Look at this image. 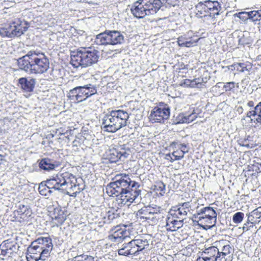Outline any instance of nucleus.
Masks as SVG:
<instances>
[{"mask_svg": "<svg viewBox=\"0 0 261 261\" xmlns=\"http://www.w3.org/2000/svg\"><path fill=\"white\" fill-rule=\"evenodd\" d=\"M17 250L18 246L15 241L11 239L5 240L0 245V258L4 259L6 256L10 257Z\"/></svg>", "mask_w": 261, "mask_h": 261, "instance_id": "obj_14", "label": "nucleus"}, {"mask_svg": "<svg viewBox=\"0 0 261 261\" xmlns=\"http://www.w3.org/2000/svg\"><path fill=\"white\" fill-rule=\"evenodd\" d=\"M168 217H172L173 219L178 220V221L182 223L185 216L182 215V213L177 206L173 207L170 210Z\"/></svg>", "mask_w": 261, "mask_h": 261, "instance_id": "obj_31", "label": "nucleus"}, {"mask_svg": "<svg viewBox=\"0 0 261 261\" xmlns=\"http://www.w3.org/2000/svg\"><path fill=\"white\" fill-rule=\"evenodd\" d=\"M244 35H243V37L239 39V43L241 44H242V45H244V44H246L248 43V42H246L245 41V38H244Z\"/></svg>", "mask_w": 261, "mask_h": 261, "instance_id": "obj_52", "label": "nucleus"}, {"mask_svg": "<svg viewBox=\"0 0 261 261\" xmlns=\"http://www.w3.org/2000/svg\"><path fill=\"white\" fill-rule=\"evenodd\" d=\"M99 52L92 47H80L71 53V64L75 68L87 67L97 62Z\"/></svg>", "mask_w": 261, "mask_h": 261, "instance_id": "obj_3", "label": "nucleus"}, {"mask_svg": "<svg viewBox=\"0 0 261 261\" xmlns=\"http://www.w3.org/2000/svg\"><path fill=\"white\" fill-rule=\"evenodd\" d=\"M112 233L108 236L110 241L114 243L122 242L126 238L129 237V232L125 227H122L117 226L112 230Z\"/></svg>", "mask_w": 261, "mask_h": 261, "instance_id": "obj_17", "label": "nucleus"}, {"mask_svg": "<svg viewBox=\"0 0 261 261\" xmlns=\"http://www.w3.org/2000/svg\"><path fill=\"white\" fill-rule=\"evenodd\" d=\"M164 159L171 163L176 161L175 157H173L172 153H170L165 154Z\"/></svg>", "mask_w": 261, "mask_h": 261, "instance_id": "obj_46", "label": "nucleus"}, {"mask_svg": "<svg viewBox=\"0 0 261 261\" xmlns=\"http://www.w3.org/2000/svg\"><path fill=\"white\" fill-rule=\"evenodd\" d=\"M28 29L25 22L15 18L5 27L0 29V35L3 37L14 38L20 37Z\"/></svg>", "mask_w": 261, "mask_h": 261, "instance_id": "obj_7", "label": "nucleus"}, {"mask_svg": "<svg viewBox=\"0 0 261 261\" xmlns=\"http://www.w3.org/2000/svg\"><path fill=\"white\" fill-rule=\"evenodd\" d=\"M170 147L172 148V154L176 161L182 159L186 153L188 152V148L185 144H182L179 141H174L171 143Z\"/></svg>", "mask_w": 261, "mask_h": 261, "instance_id": "obj_18", "label": "nucleus"}, {"mask_svg": "<svg viewBox=\"0 0 261 261\" xmlns=\"http://www.w3.org/2000/svg\"><path fill=\"white\" fill-rule=\"evenodd\" d=\"M74 261H92L91 256L82 254L76 256L73 258Z\"/></svg>", "mask_w": 261, "mask_h": 261, "instance_id": "obj_43", "label": "nucleus"}, {"mask_svg": "<svg viewBox=\"0 0 261 261\" xmlns=\"http://www.w3.org/2000/svg\"><path fill=\"white\" fill-rule=\"evenodd\" d=\"M161 212L154 208L144 207L136 213V217L138 220L142 222H147L153 225L158 222L161 219Z\"/></svg>", "mask_w": 261, "mask_h": 261, "instance_id": "obj_11", "label": "nucleus"}, {"mask_svg": "<svg viewBox=\"0 0 261 261\" xmlns=\"http://www.w3.org/2000/svg\"><path fill=\"white\" fill-rule=\"evenodd\" d=\"M20 1H22L23 2V0H18V3H19Z\"/></svg>", "mask_w": 261, "mask_h": 261, "instance_id": "obj_58", "label": "nucleus"}, {"mask_svg": "<svg viewBox=\"0 0 261 261\" xmlns=\"http://www.w3.org/2000/svg\"><path fill=\"white\" fill-rule=\"evenodd\" d=\"M133 182H137L132 180L129 175L117 174L113 178V181L107 186V193L110 196H118L121 192L132 188Z\"/></svg>", "mask_w": 261, "mask_h": 261, "instance_id": "obj_6", "label": "nucleus"}, {"mask_svg": "<svg viewBox=\"0 0 261 261\" xmlns=\"http://www.w3.org/2000/svg\"><path fill=\"white\" fill-rule=\"evenodd\" d=\"M181 45L184 47H189L194 46L193 43L189 42V41H188V39L185 41V44L182 43V44H181Z\"/></svg>", "mask_w": 261, "mask_h": 261, "instance_id": "obj_51", "label": "nucleus"}, {"mask_svg": "<svg viewBox=\"0 0 261 261\" xmlns=\"http://www.w3.org/2000/svg\"><path fill=\"white\" fill-rule=\"evenodd\" d=\"M182 117L183 123H190L195 120L197 117V114L193 110L190 113H185L180 115Z\"/></svg>", "mask_w": 261, "mask_h": 261, "instance_id": "obj_33", "label": "nucleus"}, {"mask_svg": "<svg viewBox=\"0 0 261 261\" xmlns=\"http://www.w3.org/2000/svg\"><path fill=\"white\" fill-rule=\"evenodd\" d=\"M240 19L243 21H246L248 19L251 20V15H250V12H240L236 14Z\"/></svg>", "mask_w": 261, "mask_h": 261, "instance_id": "obj_40", "label": "nucleus"}, {"mask_svg": "<svg viewBox=\"0 0 261 261\" xmlns=\"http://www.w3.org/2000/svg\"><path fill=\"white\" fill-rule=\"evenodd\" d=\"M188 41H189V42L193 43V45H194L198 41V40H197L196 41H194V40H192L191 39H188Z\"/></svg>", "mask_w": 261, "mask_h": 261, "instance_id": "obj_55", "label": "nucleus"}, {"mask_svg": "<svg viewBox=\"0 0 261 261\" xmlns=\"http://www.w3.org/2000/svg\"><path fill=\"white\" fill-rule=\"evenodd\" d=\"M25 92H32L34 88V83H19Z\"/></svg>", "mask_w": 261, "mask_h": 261, "instance_id": "obj_41", "label": "nucleus"}, {"mask_svg": "<svg viewBox=\"0 0 261 261\" xmlns=\"http://www.w3.org/2000/svg\"><path fill=\"white\" fill-rule=\"evenodd\" d=\"M81 87L84 92L85 97H86V98L94 95L97 92L96 87L90 84Z\"/></svg>", "mask_w": 261, "mask_h": 261, "instance_id": "obj_35", "label": "nucleus"}, {"mask_svg": "<svg viewBox=\"0 0 261 261\" xmlns=\"http://www.w3.org/2000/svg\"><path fill=\"white\" fill-rule=\"evenodd\" d=\"M219 249L214 244V246L205 248L202 252V255L209 258L213 261H220L219 259Z\"/></svg>", "mask_w": 261, "mask_h": 261, "instance_id": "obj_25", "label": "nucleus"}, {"mask_svg": "<svg viewBox=\"0 0 261 261\" xmlns=\"http://www.w3.org/2000/svg\"><path fill=\"white\" fill-rule=\"evenodd\" d=\"M235 83H226V84L224 85V88L225 91H231L234 88Z\"/></svg>", "mask_w": 261, "mask_h": 261, "instance_id": "obj_45", "label": "nucleus"}, {"mask_svg": "<svg viewBox=\"0 0 261 261\" xmlns=\"http://www.w3.org/2000/svg\"><path fill=\"white\" fill-rule=\"evenodd\" d=\"M188 81H189V82H194L193 81H192V80H188Z\"/></svg>", "mask_w": 261, "mask_h": 261, "instance_id": "obj_59", "label": "nucleus"}, {"mask_svg": "<svg viewBox=\"0 0 261 261\" xmlns=\"http://www.w3.org/2000/svg\"><path fill=\"white\" fill-rule=\"evenodd\" d=\"M182 225V223L174 219L172 217H167L166 220V229L168 231H174L180 228Z\"/></svg>", "mask_w": 261, "mask_h": 261, "instance_id": "obj_29", "label": "nucleus"}, {"mask_svg": "<svg viewBox=\"0 0 261 261\" xmlns=\"http://www.w3.org/2000/svg\"><path fill=\"white\" fill-rule=\"evenodd\" d=\"M217 213L213 207L206 206L201 208L195 217L199 225L205 229L214 226L216 222Z\"/></svg>", "mask_w": 261, "mask_h": 261, "instance_id": "obj_8", "label": "nucleus"}, {"mask_svg": "<svg viewBox=\"0 0 261 261\" xmlns=\"http://www.w3.org/2000/svg\"><path fill=\"white\" fill-rule=\"evenodd\" d=\"M127 155L124 145H113L107 153V159L111 163H116L122 157L126 158Z\"/></svg>", "mask_w": 261, "mask_h": 261, "instance_id": "obj_13", "label": "nucleus"}, {"mask_svg": "<svg viewBox=\"0 0 261 261\" xmlns=\"http://www.w3.org/2000/svg\"><path fill=\"white\" fill-rule=\"evenodd\" d=\"M119 255L128 256L129 255H135L136 253L131 242L125 244L123 247L118 251Z\"/></svg>", "mask_w": 261, "mask_h": 261, "instance_id": "obj_30", "label": "nucleus"}, {"mask_svg": "<svg viewBox=\"0 0 261 261\" xmlns=\"http://www.w3.org/2000/svg\"><path fill=\"white\" fill-rule=\"evenodd\" d=\"M165 191V185L162 181L155 182L150 188V192L157 197L163 196Z\"/></svg>", "mask_w": 261, "mask_h": 261, "instance_id": "obj_28", "label": "nucleus"}, {"mask_svg": "<svg viewBox=\"0 0 261 261\" xmlns=\"http://www.w3.org/2000/svg\"><path fill=\"white\" fill-rule=\"evenodd\" d=\"M214 244L219 249V259L220 261H228L231 257L232 248L225 240L216 241Z\"/></svg>", "mask_w": 261, "mask_h": 261, "instance_id": "obj_16", "label": "nucleus"}, {"mask_svg": "<svg viewBox=\"0 0 261 261\" xmlns=\"http://www.w3.org/2000/svg\"><path fill=\"white\" fill-rule=\"evenodd\" d=\"M254 102L252 100L249 101L247 103V106L249 107H254Z\"/></svg>", "mask_w": 261, "mask_h": 261, "instance_id": "obj_54", "label": "nucleus"}, {"mask_svg": "<svg viewBox=\"0 0 261 261\" xmlns=\"http://www.w3.org/2000/svg\"><path fill=\"white\" fill-rule=\"evenodd\" d=\"M31 82H35V80L34 79H32V80H31Z\"/></svg>", "mask_w": 261, "mask_h": 261, "instance_id": "obj_57", "label": "nucleus"}, {"mask_svg": "<svg viewBox=\"0 0 261 261\" xmlns=\"http://www.w3.org/2000/svg\"><path fill=\"white\" fill-rule=\"evenodd\" d=\"M18 65L21 69L31 73H42L49 68V62L42 53L30 50L27 55L17 60Z\"/></svg>", "mask_w": 261, "mask_h": 261, "instance_id": "obj_1", "label": "nucleus"}, {"mask_svg": "<svg viewBox=\"0 0 261 261\" xmlns=\"http://www.w3.org/2000/svg\"><path fill=\"white\" fill-rule=\"evenodd\" d=\"M163 4L161 0H138L132 4L130 12L135 17L142 19L156 14Z\"/></svg>", "mask_w": 261, "mask_h": 261, "instance_id": "obj_4", "label": "nucleus"}, {"mask_svg": "<svg viewBox=\"0 0 261 261\" xmlns=\"http://www.w3.org/2000/svg\"><path fill=\"white\" fill-rule=\"evenodd\" d=\"M128 118L129 115L125 111L112 110L103 119V130L110 133L116 132L126 125Z\"/></svg>", "mask_w": 261, "mask_h": 261, "instance_id": "obj_5", "label": "nucleus"}, {"mask_svg": "<svg viewBox=\"0 0 261 261\" xmlns=\"http://www.w3.org/2000/svg\"><path fill=\"white\" fill-rule=\"evenodd\" d=\"M251 15V20L253 22L261 20V9L258 10H253L250 11Z\"/></svg>", "mask_w": 261, "mask_h": 261, "instance_id": "obj_39", "label": "nucleus"}, {"mask_svg": "<svg viewBox=\"0 0 261 261\" xmlns=\"http://www.w3.org/2000/svg\"><path fill=\"white\" fill-rule=\"evenodd\" d=\"M202 83H180L179 86L184 88H198Z\"/></svg>", "mask_w": 261, "mask_h": 261, "instance_id": "obj_44", "label": "nucleus"}, {"mask_svg": "<svg viewBox=\"0 0 261 261\" xmlns=\"http://www.w3.org/2000/svg\"><path fill=\"white\" fill-rule=\"evenodd\" d=\"M16 221L20 223H28L31 221L33 213L31 208L27 205L21 204L14 212Z\"/></svg>", "mask_w": 261, "mask_h": 261, "instance_id": "obj_15", "label": "nucleus"}, {"mask_svg": "<svg viewBox=\"0 0 261 261\" xmlns=\"http://www.w3.org/2000/svg\"><path fill=\"white\" fill-rule=\"evenodd\" d=\"M68 97L75 102H82L87 99L81 87H76L70 90Z\"/></svg>", "mask_w": 261, "mask_h": 261, "instance_id": "obj_22", "label": "nucleus"}, {"mask_svg": "<svg viewBox=\"0 0 261 261\" xmlns=\"http://www.w3.org/2000/svg\"><path fill=\"white\" fill-rule=\"evenodd\" d=\"M61 174L63 190L67 192L70 195H76L83 189V186L79 183L77 178L72 174L65 172Z\"/></svg>", "mask_w": 261, "mask_h": 261, "instance_id": "obj_9", "label": "nucleus"}, {"mask_svg": "<svg viewBox=\"0 0 261 261\" xmlns=\"http://www.w3.org/2000/svg\"><path fill=\"white\" fill-rule=\"evenodd\" d=\"M177 206L181 212V213H182V215L185 216H186L188 213H192L191 211H193V210L192 209L191 202L190 201L179 204Z\"/></svg>", "mask_w": 261, "mask_h": 261, "instance_id": "obj_34", "label": "nucleus"}, {"mask_svg": "<svg viewBox=\"0 0 261 261\" xmlns=\"http://www.w3.org/2000/svg\"><path fill=\"white\" fill-rule=\"evenodd\" d=\"M66 212L60 207L55 208L51 214L53 223L57 226L61 225L66 219Z\"/></svg>", "mask_w": 261, "mask_h": 261, "instance_id": "obj_20", "label": "nucleus"}, {"mask_svg": "<svg viewBox=\"0 0 261 261\" xmlns=\"http://www.w3.org/2000/svg\"><path fill=\"white\" fill-rule=\"evenodd\" d=\"M132 244L135 249L136 255H138L140 252L145 251L149 250L150 245L149 240L144 237L133 239L130 241Z\"/></svg>", "mask_w": 261, "mask_h": 261, "instance_id": "obj_19", "label": "nucleus"}, {"mask_svg": "<svg viewBox=\"0 0 261 261\" xmlns=\"http://www.w3.org/2000/svg\"><path fill=\"white\" fill-rule=\"evenodd\" d=\"M18 82H28L27 80L25 78L22 77L20 78L18 80Z\"/></svg>", "mask_w": 261, "mask_h": 261, "instance_id": "obj_56", "label": "nucleus"}, {"mask_svg": "<svg viewBox=\"0 0 261 261\" xmlns=\"http://www.w3.org/2000/svg\"><path fill=\"white\" fill-rule=\"evenodd\" d=\"M187 39H186L185 37L180 36L178 38L177 43L179 46L183 47L181 44H185V41Z\"/></svg>", "mask_w": 261, "mask_h": 261, "instance_id": "obj_47", "label": "nucleus"}, {"mask_svg": "<svg viewBox=\"0 0 261 261\" xmlns=\"http://www.w3.org/2000/svg\"><path fill=\"white\" fill-rule=\"evenodd\" d=\"M61 179V174H58L47 179L46 181L47 183L46 185H48L51 189L63 190V185Z\"/></svg>", "mask_w": 261, "mask_h": 261, "instance_id": "obj_27", "label": "nucleus"}, {"mask_svg": "<svg viewBox=\"0 0 261 261\" xmlns=\"http://www.w3.org/2000/svg\"><path fill=\"white\" fill-rule=\"evenodd\" d=\"M246 117L250 119L251 123L261 125V101L254 108L253 110L247 112Z\"/></svg>", "mask_w": 261, "mask_h": 261, "instance_id": "obj_21", "label": "nucleus"}, {"mask_svg": "<svg viewBox=\"0 0 261 261\" xmlns=\"http://www.w3.org/2000/svg\"><path fill=\"white\" fill-rule=\"evenodd\" d=\"M187 80H188L187 79H185V80H184V82H186Z\"/></svg>", "mask_w": 261, "mask_h": 261, "instance_id": "obj_60", "label": "nucleus"}, {"mask_svg": "<svg viewBox=\"0 0 261 261\" xmlns=\"http://www.w3.org/2000/svg\"><path fill=\"white\" fill-rule=\"evenodd\" d=\"M5 2L10 3V4H12L11 6H12L13 4L18 3V0H6Z\"/></svg>", "mask_w": 261, "mask_h": 261, "instance_id": "obj_53", "label": "nucleus"}, {"mask_svg": "<svg viewBox=\"0 0 261 261\" xmlns=\"http://www.w3.org/2000/svg\"><path fill=\"white\" fill-rule=\"evenodd\" d=\"M53 248L52 239L49 237H41L33 241L28 248V261L45 260L50 256Z\"/></svg>", "mask_w": 261, "mask_h": 261, "instance_id": "obj_2", "label": "nucleus"}, {"mask_svg": "<svg viewBox=\"0 0 261 261\" xmlns=\"http://www.w3.org/2000/svg\"><path fill=\"white\" fill-rule=\"evenodd\" d=\"M57 166L51 163V161L48 158L42 159L39 163V167L44 170L49 171L54 170Z\"/></svg>", "mask_w": 261, "mask_h": 261, "instance_id": "obj_32", "label": "nucleus"}, {"mask_svg": "<svg viewBox=\"0 0 261 261\" xmlns=\"http://www.w3.org/2000/svg\"><path fill=\"white\" fill-rule=\"evenodd\" d=\"M244 218V214L242 212H237L232 217V221L236 224L240 223Z\"/></svg>", "mask_w": 261, "mask_h": 261, "instance_id": "obj_42", "label": "nucleus"}, {"mask_svg": "<svg viewBox=\"0 0 261 261\" xmlns=\"http://www.w3.org/2000/svg\"><path fill=\"white\" fill-rule=\"evenodd\" d=\"M196 261H213V260H212L211 259H210L209 258L207 257L206 256H204L202 254L201 256L199 257L197 259Z\"/></svg>", "mask_w": 261, "mask_h": 261, "instance_id": "obj_49", "label": "nucleus"}, {"mask_svg": "<svg viewBox=\"0 0 261 261\" xmlns=\"http://www.w3.org/2000/svg\"><path fill=\"white\" fill-rule=\"evenodd\" d=\"M7 160L6 159V155L0 154V166L2 165L5 164V163H6Z\"/></svg>", "mask_w": 261, "mask_h": 261, "instance_id": "obj_50", "label": "nucleus"}, {"mask_svg": "<svg viewBox=\"0 0 261 261\" xmlns=\"http://www.w3.org/2000/svg\"><path fill=\"white\" fill-rule=\"evenodd\" d=\"M140 185L138 182H133L132 188L126 190L119 194L116 197V201L120 206L124 205H129L139 196L140 190H139Z\"/></svg>", "mask_w": 261, "mask_h": 261, "instance_id": "obj_10", "label": "nucleus"}, {"mask_svg": "<svg viewBox=\"0 0 261 261\" xmlns=\"http://www.w3.org/2000/svg\"><path fill=\"white\" fill-rule=\"evenodd\" d=\"M207 13L211 17H215L218 15L221 9L220 4L217 1H212L210 0L205 1Z\"/></svg>", "mask_w": 261, "mask_h": 261, "instance_id": "obj_23", "label": "nucleus"}, {"mask_svg": "<svg viewBox=\"0 0 261 261\" xmlns=\"http://www.w3.org/2000/svg\"><path fill=\"white\" fill-rule=\"evenodd\" d=\"M47 183L42 182L39 186L38 191L39 193L43 196H47L51 193V188L46 185Z\"/></svg>", "mask_w": 261, "mask_h": 261, "instance_id": "obj_37", "label": "nucleus"}, {"mask_svg": "<svg viewBox=\"0 0 261 261\" xmlns=\"http://www.w3.org/2000/svg\"><path fill=\"white\" fill-rule=\"evenodd\" d=\"M111 45L121 44L124 42L123 33L116 30H109Z\"/></svg>", "mask_w": 261, "mask_h": 261, "instance_id": "obj_24", "label": "nucleus"}, {"mask_svg": "<svg viewBox=\"0 0 261 261\" xmlns=\"http://www.w3.org/2000/svg\"><path fill=\"white\" fill-rule=\"evenodd\" d=\"M94 43L97 45H111L109 30H106L103 32L97 35L94 39Z\"/></svg>", "mask_w": 261, "mask_h": 261, "instance_id": "obj_26", "label": "nucleus"}, {"mask_svg": "<svg viewBox=\"0 0 261 261\" xmlns=\"http://www.w3.org/2000/svg\"><path fill=\"white\" fill-rule=\"evenodd\" d=\"M206 5L205 1L204 2H200L196 6V8L201 14L205 13L204 15H206V14H207Z\"/></svg>", "mask_w": 261, "mask_h": 261, "instance_id": "obj_38", "label": "nucleus"}, {"mask_svg": "<svg viewBox=\"0 0 261 261\" xmlns=\"http://www.w3.org/2000/svg\"><path fill=\"white\" fill-rule=\"evenodd\" d=\"M169 116L170 110L167 105L160 102L151 111L149 118L152 123H164L169 118Z\"/></svg>", "mask_w": 261, "mask_h": 261, "instance_id": "obj_12", "label": "nucleus"}, {"mask_svg": "<svg viewBox=\"0 0 261 261\" xmlns=\"http://www.w3.org/2000/svg\"><path fill=\"white\" fill-rule=\"evenodd\" d=\"M228 68L231 70H236L242 72L248 71L247 64L245 63H236L228 67Z\"/></svg>", "mask_w": 261, "mask_h": 261, "instance_id": "obj_36", "label": "nucleus"}, {"mask_svg": "<svg viewBox=\"0 0 261 261\" xmlns=\"http://www.w3.org/2000/svg\"><path fill=\"white\" fill-rule=\"evenodd\" d=\"M115 215L114 213L109 211L107 213V216L108 220H112L115 218Z\"/></svg>", "mask_w": 261, "mask_h": 261, "instance_id": "obj_48", "label": "nucleus"}]
</instances>
